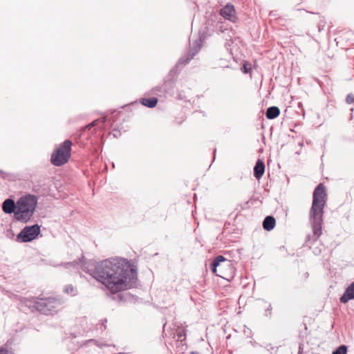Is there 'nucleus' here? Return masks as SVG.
Returning <instances> with one entry per match:
<instances>
[{
	"mask_svg": "<svg viewBox=\"0 0 354 354\" xmlns=\"http://www.w3.org/2000/svg\"><path fill=\"white\" fill-rule=\"evenodd\" d=\"M191 354H199L198 351H192Z\"/></svg>",
	"mask_w": 354,
	"mask_h": 354,
	"instance_id": "c756f323",
	"label": "nucleus"
},
{
	"mask_svg": "<svg viewBox=\"0 0 354 354\" xmlns=\"http://www.w3.org/2000/svg\"><path fill=\"white\" fill-rule=\"evenodd\" d=\"M327 194L323 184H319L313 193V203L309 212L310 223L313 229L314 241L322 234L324 207L326 205Z\"/></svg>",
	"mask_w": 354,
	"mask_h": 354,
	"instance_id": "f03ea898",
	"label": "nucleus"
},
{
	"mask_svg": "<svg viewBox=\"0 0 354 354\" xmlns=\"http://www.w3.org/2000/svg\"><path fill=\"white\" fill-rule=\"evenodd\" d=\"M106 122V117L104 116L102 118L96 119L89 123L88 124L83 127L80 130V134L82 135L86 130H91L93 127L99 124L100 122L104 124Z\"/></svg>",
	"mask_w": 354,
	"mask_h": 354,
	"instance_id": "2eb2a0df",
	"label": "nucleus"
},
{
	"mask_svg": "<svg viewBox=\"0 0 354 354\" xmlns=\"http://www.w3.org/2000/svg\"><path fill=\"white\" fill-rule=\"evenodd\" d=\"M76 263V262H71V263H68L67 264L68 265H75Z\"/></svg>",
	"mask_w": 354,
	"mask_h": 354,
	"instance_id": "7c9ffc66",
	"label": "nucleus"
},
{
	"mask_svg": "<svg viewBox=\"0 0 354 354\" xmlns=\"http://www.w3.org/2000/svg\"><path fill=\"white\" fill-rule=\"evenodd\" d=\"M346 102L349 104L353 103L354 102V95L352 93L347 95V96L346 97Z\"/></svg>",
	"mask_w": 354,
	"mask_h": 354,
	"instance_id": "5701e85b",
	"label": "nucleus"
},
{
	"mask_svg": "<svg viewBox=\"0 0 354 354\" xmlns=\"http://www.w3.org/2000/svg\"><path fill=\"white\" fill-rule=\"evenodd\" d=\"M178 98H179V99H182V97H181V95H180V94H178Z\"/></svg>",
	"mask_w": 354,
	"mask_h": 354,
	"instance_id": "f704fd0d",
	"label": "nucleus"
},
{
	"mask_svg": "<svg viewBox=\"0 0 354 354\" xmlns=\"http://www.w3.org/2000/svg\"><path fill=\"white\" fill-rule=\"evenodd\" d=\"M158 102V98L156 97H152L149 98L144 97L140 100L141 104L148 108L155 107Z\"/></svg>",
	"mask_w": 354,
	"mask_h": 354,
	"instance_id": "f3484780",
	"label": "nucleus"
},
{
	"mask_svg": "<svg viewBox=\"0 0 354 354\" xmlns=\"http://www.w3.org/2000/svg\"><path fill=\"white\" fill-rule=\"evenodd\" d=\"M280 114V109L276 106H272L267 109L266 116L269 120H273L277 118Z\"/></svg>",
	"mask_w": 354,
	"mask_h": 354,
	"instance_id": "dca6fc26",
	"label": "nucleus"
},
{
	"mask_svg": "<svg viewBox=\"0 0 354 354\" xmlns=\"http://www.w3.org/2000/svg\"><path fill=\"white\" fill-rule=\"evenodd\" d=\"M217 274L218 277H222V278H223V279H225V277H224V276H222V275H221V274Z\"/></svg>",
	"mask_w": 354,
	"mask_h": 354,
	"instance_id": "2f4dec72",
	"label": "nucleus"
},
{
	"mask_svg": "<svg viewBox=\"0 0 354 354\" xmlns=\"http://www.w3.org/2000/svg\"><path fill=\"white\" fill-rule=\"evenodd\" d=\"M310 235H308V236H307V239H308V240L310 239Z\"/></svg>",
	"mask_w": 354,
	"mask_h": 354,
	"instance_id": "c9c22d12",
	"label": "nucleus"
},
{
	"mask_svg": "<svg viewBox=\"0 0 354 354\" xmlns=\"http://www.w3.org/2000/svg\"><path fill=\"white\" fill-rule=\"evenodd\" d=\"M221 15L225 19L234 21L235 10L232 5L227 4L220 11Z\"/></svg>",
	"mask_w": 354,
	"mask_h": 354,
	"instance_id": "f8f14e48",
	"label": "nucleus"
},
{
	"mask_svg": "<svg viewBox=\"0 0 354 354\" xmlns=\"http://www.w3.org/2000/svg\"><path fill=\"white\" fill-rule=\"evenodd\" d=\"M177 75L169 74L165 77L162 85V90L165 91V95L173 96L174 95V88L176 87V76Z\"/></svg>",
	"mask_w": 354,
	"mask_h": 354,
	"instance_id": "1a4fd4ad",
	"label": "nucleus"
},
{
	"mask_svg": "<svg viewBox=\"0 0 354 354\" xmlns=\"http://www.w3.org/2000/svg\"><path fill=\"white\" fill-rule=\"evenodd\" d=\"M347 346L346 345H341L333 351L332 354H346Z\"/></svg>",
	"mask_w": 354,
	"mask_h": 354,
	"instance_id": "aec40b11",
	"label": "nucleus"
},
{
	"mask_svg": "<svg viewBox=\"0 0 354 354\" xmlns=\"http://www.w3.org/2000/svg\"><path fill=\"white\" fill-rule=\"evenodd\" d=\"M72 142L70 140L64 141L51 155V163L55 166L66 164L71 156Z\"/></svg>",
	"mask_w": 354,
	"mask_h": 354,
	"instance_id": "39448f33",
	"label": "nucleus"
},
{
	"mask_svg": "<svg viewBox=\"0 0 354 354\" xmlns=\"http://www.w3.org/2000/svg\"><path fill=\"white\" fill-rule=\"evenodd\" d=\"M1 207L4 213L8 214H13L14 218L16 220V213L17 211V201L15 202V201L12 198H8L3 202Z\"/></svg>",
	"mask_w": 354,
	"mask_h": 354,
	"instance_id": "9d476101",
	"label": "nucleus"
},
{
	"mask_svg": "<svg viewBox=\"0 0 354 354\" xmlns=\"http://www.w3.org/2000/svg\"><path fill=\"white\" fill-rule=\"evenodd\" d=\"M216 149H214V157H215V156H216Z\"/></svg>",
	"mask_w": 354,
	"mask_h": 354,
	"instance_id": "72a5a7b5",
	"label": "nucleus"
},
{
	"mask_svg": "<svg viewBox=\"0 0 354 354\" xmlns=\"http://www.w3.org/2000/svg\"><path fill=\"white\" fill-rule=\"evenodd\" d=\"M303 346L304 345L302 344H300L299 346V353L298 354H301L302 352H303Z\"/></svg>",
	"mask_w": 354,
	"mask_h": 354,
	"instance_id": "cd10ccee",
	"label": "nucleus"
},
{
	"mask_svg": "<svg viewBox=\"0 0 354 354\" xmlns=\"http://www.w3.org/2000/svg\"><path fill=\"white\" fill-rule=\"evenodd\" d=\"M0 176L4 179H7L9 178L12 174L10 173H6L4 171L0 169Z\"/></svg>",
	"mask_w": 354,
	"mask_h": 354,
	"instance_id": "b1692460",
	"label": "nucleus"
},
{
	"mask_svg": "<svg viewBox=\"0 0 354 354\" xmlns=\"http://www.w3.org/2000/svg\"><path fill=\"white\" fill-rule=\"evenodd\" d=\"M64 292L71 296H75L77 294V289L72 285H68L64 288Z\"/></svg>",
	"mask_w": 354,
	"mask_h": 354,
	"instance_id": "a211bd4d",
	"label": "nucleus"
},
{
	"mask_svg": "<svg viewBox=\"0 0 354 354\" xmlns=\"http://www.w3.org/2000/svg\"><path fill=\"white\" fill-rule=\"evenodd\" d=\"M250 343L253 346H256L257 345V343L255 342H250Z\"/></svg>",
	"mask_w": 354,
	"mask_h": 354,
	"instance_id": "c85d7f7f",
	"label": "nucleus"
},
{
	"mask_svg": "<svg viewBox=\"0 0 354 354\" xmlns=\"http://www.w3.org/2000/svg\"><path fill=\"white\" fill-rule=\"evenodd\" d=\"M262 301H263L264 303H267L264 299H261Z\"/></svg>",
	"mask_w": 354,
	"mask_h": 354,
	"instance_id": "e433bc0d",
	"label": "nucleus"
},
{
	"mask_svg": "<svg viewBox=\"0 0 354 354\" xmlns=\"http://www.w3.org/2000/svg\"><path fill=\"white\" fill-rule=\"evenodd\" d=\"M352 299H354V281L346 288L344 292L339 298V301L342 304H346Z\"/></svg>",
	"mask_w": 354,
	"mask_h": 354,
	"instance_id": "9b49d317",
	"label": "nucleus"
},
{
	"mask_svg": "<svg viewBox=\"0 0 354 354\" xmlns=\"http://www.w3.org/2000/svg\"><path fill=\"white\" fill-rule=\"evenodd\" d=\"M65 303L61 297L39 298L34 302V308L41 314L53 315L59 311Z\"/></svg>",
	"mask_w": 354,
	"mask_h": 354,
	"instance_id": "20e7f679",
	"label": "nucleus"
},
{
	"mask_svg": "<svg viewBox=\"0 0 354 354\" xmlns=\"http://www.w3.org/2000/svg\"><path fill=\"white\" fill-rule=\"evenodd\" d=\"M270 15H271V16H274V13H273V12H272V11H271V12H270Z\"/></svg>",
	"mask_w": 354,
	"mask_h": 354,
	"instance_id": "473e14b6",
	"label": "nucleus"
},
{
	"mask_svg": "<svg viewBox=\"0 0 354 354\" xmlns=\"http://www.w3.org/2000/svg\"><path fill=\"white\" fill-rule=\"evenodd\" d=\"M163 85L162 84L160 85H158L155 86L153 89V93L157 95L161 96L162 95H165V91L162 90Z\"/></svg>",
	"mask_w": 354,
	"mask_h": 354,
	"instance_id": "6ab92c4d",
	"label": "nucleus"
},
{
	"mask_svg": "<svg viewBox=\"0 0 354 354\" xmlns=\"http://www.w3.org/2000/svg\"><path fill=\"white\" fill-rule=\"evenodd\" d=\"M185 336H186V334L184 333V331L179 332V333H178V339H179L180 341H183V340L185 338Z\"/></svg>",
	"mask_w": 354,
	"mask_h": 354,
	"instance_id": "bb28decb",
	"label": "nucleus"
},
{
	"mask_svg": "<svg viewBox=\"0 0 354 354\" xmlns=\"http://www.w3.org/2000/svg\"><path fill=\"white\" fill-rule=\"evenodd\" d=\"M38 198L34 194H26L17 199L16 221L27 223L31 221L36 211Z\"/></svg>",
	"mask_w": 354,
	"mask_h": 354,
	"instance_id": "7ed1b4c3",
	"label": "nucleus"
},
{
	"mask_svg": "<svg viewBox=\"0 0 354 354\" xmlns=\"http://www.w3.org/2000/svg\"><path fill=\"white\" fill-rule=\"evenodd\" d=\"M0 354H12V351L4 348L3 347L0 348Z\"/></svg>",
	"mask_w": 354,
	"mask_h": 354,
	"instance_id": "393cba45",
	"label": "nucleus"
},
{
	"mask_svg": "<svg viewBox=\"0 0 354 354\" xmlns=\"http://www.w3.org/2000/svg\"><path fill=\"white\" fill-rule=\"evenodd\" d=\"M196 42V45L194 46V49L190 50L189 52L179 58L176 64L170 70V74L174 73V75H178L179 71L198 53L201 48V45L198 44L197 41Z\"/></svg>",
	"mask_w": 354,
	"mask_h": 354,
	"instance_id": "6e6552de",
	"label": "nucleus"
},
{
	"mask_svg": "<svg viewBox=\"0 0 354 354\" xmlns=\"http://www.w3.org/2000/svg\"><path fill=\"white\" fill-rule=\"evenodd\" d=\"M106 322L107 320L106 319H102L100 322L97 325V328L98 330H100L101 331H104L106 328V326L105 325Z\"/></svg>",
	"mask_w": 354,
	"mask_h": 354,
	"instance_id": "4be33fe9",
	"label": "nucleus"
},
{
	"mask_svg": "<svg viewBox=\"0 0 354 354\" xmlns=\"http://www.w3.org/2000/svg\"><path fill=\"white\" fill-rule=\"evenodd\" d=\"M82 270L90 274L113 294L136 286L138 280L136 268L127 259L111 257L100 262L82 263Z\"/></svg>",
	"mask_w": 354,
	"mask_h": 354,
	"instance_id": "f257e3e1",
	"label": "nucleus"
},
{
	"mask_svg": "<svg viewBox=\"0 0 354 354\" xmlns=\"http://www.w3.org/2000/svg\"><path fill=\"white\" fill-rule=\"evenodd\" d=\"M40 232V225L37 223L26 226L17 235V241L19 243L30 242L38 236Z\"/></svg>",
	"mask_w": 354,
	"mask_h": 354,
	"instance_id": "423d86ee",
	"label": "nucleus"
},
{
	"mask_svg": "<svg viewBox=\"0 0 354 354\" xmlns=\"http://www.w3.org/2000/svg\"><path fill=\"white\" fill-rule=\"evenodd\" d=\"M265 171V164L263 160L259 159L254 167V176L259 180Z\"/></svg>",
	"mask_w": 354,
	"mask_h": 354,
	"instance_id": "ddd939ff",
	"label": "nucleus"
},
{
	"mask_svg": "<svg viewBox=\"0 0 354 354\" xmlns=\"http://www.w3.org/2000/svg\"><path fill=\"white\" fill-rule=\"evenodd\" d=\"M112 133L114 138H118L121 135L120 131L115 128L113 129Z\"/></svg>",
	"mask_w": 354,
	"mask_h": 354,
	"instance_id": "a878e982",
	"label": "nucleus"
},
{
	"mask_svg": "<svg viewBox=\"0 0 354 354\" xmlns=\"http://www.w3.org/2000/svg\"><path fill=\"white\" fill-rule=\"evenodd\" d=\"M272 304L270 303H269L268 307L266 308V309L265 310L263 315L266 317H267L268 319H270L272 315Z\"/></svg>",
	"mask_w": 354,
	"mask_h": 354,
	"instance_id": "412c9836",
	"label": "nucleus"
},
{
	"mask_svg": "<svg viewBox=\"0 0 354 354\" xmlns=\"http://www.w3.org/2000/svg\"><path fill=\"white\" fill-rule=\"evenodd\" d=\"M276 225V220L272 216H267L263 221V227L266 231H271Z\"/></svg>",
	"mask_w": 354,
	"mask_h": 354,
	"instance_id": "4468645a",
	"label": "nucleus"
},
{
	"mask_svg": "<svg viewBox=\"0 0 354 354\" xmlns=\"http://www.w3.org/2000/svg\"><path fill=\"white\" fill-rule=\"evenodd\" d=\"M210 270L213 273H216L217 268L219 270H227L229 272V275H232L234 273L235 268L230 260L226 259L223 256L218 255L210 263Z\"/></svg>",
	"mask_w": 354,
	"mask_h": 354,
	"instance_id": "0eeeda50",
	"label": "nucleus"
}]
</instances>
